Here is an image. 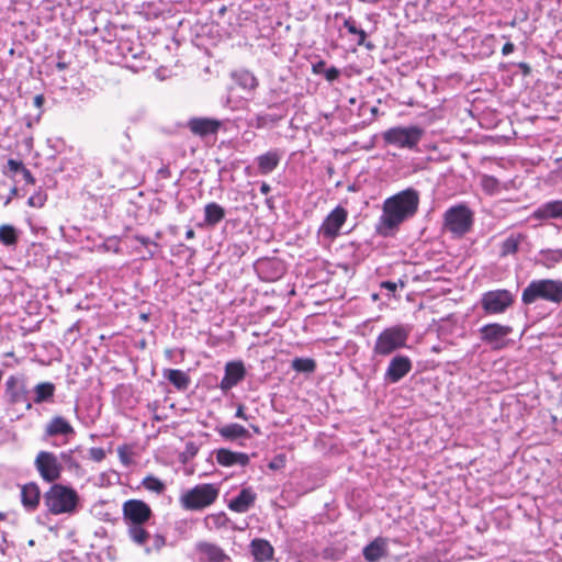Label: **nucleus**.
<instances>
[{
    "instance_id": "1",
    "label": "nucleus",
    "mask_w": 562,
    "mask_h": 562,
    "mask_svg": "<svg viewBox=\"0 0 562 562\" xmlns=\"http://www.w3.org/2000/svg\"><path fill=\"white\" fill-rule=\"evenodd\" d=\"M418 205L419 193L413 188L387 198L383 203L378 232L382 236L392 235L402 223L417 213Z\"/></svg>"
},
{
    "instance_id": "2",
    "label": "nucleus",
    "mask_w": 562,
    "mask_h": 562,
    "mask_svg": "<svg viewBox=\"0 0 562 562\" xmlns=\"http://www.w3.org/2000/svg\"><path fill=\"white\" fill-rule=\"evenodd\" d=\"M44 506L53 516L74 515L80 504L78 492L68 485L52 484L43 494Z\"/></svg>"
},
{
    "instance_id": "3",
    "label": "nucleus",
    "mask_w": 562,
    "mask_h": 562,
    "mask_svg": "<svg viewBox=\"0 0 562 562\" xmlns=\"http://www.w3.org/2000/svg\"><path fill=\"white\" fill-rule=\"evenodd\" d=\"M220 495V488L213 483H202L181 494L179 503L186 510L200 512L212 506Z\"/></svg>"
},
{
    "instance_id": "4",
    "label": "nucleus",
    "mask_w": 562,
    "mask_h": 562,
    "mask_svg": "<svg viewBox=\"0 0 562 562\" xmlns=\"http://www.w3.org/2000/svg\"><path fill=\"white\" fill-rule=\"evenodd\" d=\"M521 300L525 304L533 303L537 300L561 303L562 281L552 279L533 280L524 290Z\"/></svg>"
},
{
    "instance_id": "5",
    "label": "nucleus",
    "mask_w": 562,
    "mask_h": 562,
    "mask_svg": "<svg viewBox=\"0 0 562 562\" xmlns=\"http://www.w3.org/2000/svg\"><path fill=\"white\" fill-rule=\"evenodd\" d=\"M424 135V131L418 126H396L386 130L382 137L389 145L398 148H414Z\"/></svg>"
},
{
    "instance_id": "6",
    "label": "nucleus",
    "mask_w": 562,
    "mask_h": 562,
    "mask_svg": "<svg viewBox=\"0 0 562 562\" xmlns=\"http://www.w3.org/2000/svg\"><path fill=\"white\" fill-rule=\"evenodd\" d=\"M473 224V213L465 205L452 206L445 213V228L454 236H463Z\"/></svg>"
},
{
    "instance_id": "7",
    "label": "nucleus",
    "mask_w": 562,
    "mask_h": 562,
    "mask_svg": "<svg viewBox=\"0 0 562 562\" xmlns=\"http://www.w3.org/2000/svg\"><path fill=\"white\" fill-rule=\"evenodd\" d=\"M34 467L41 479L52 484L57 483L64 471L58 457L54 452L46 450H42L36 454Z\"/></svg>"
},
{
    "instance_id": "8",
    "label": "nucleus",
    "mask_w": 562,
    "mask_h": 562,
    "mask_svg": "<svg viewBox=\"0 0 562 562\" xmlns=\"http://www.w3.org/2000/svg\"><path fill=\"white\" fill-rule=\"evenodd\" d=\"M409 329L404 326H393L383 330L376 341L375 351H393L406 348Z\"/></svg>"
},
{
    "instance_id": "9",
    "label": "nucleus",
    "mask_w": 562,
    "mask_h": 562,
    "mask_svg": "<svg viewBox=\"0 0 562 562\" xmlns=\"http://www.w3.org/2000/svg\"><path fill=\"white\" fill-rule=\"evenodd\" d=\"M123 520L125 524L146 525L153 517L150 506L142 499H127L122 505Z\"/></svg>"
},
{
    "instance_id": "10",
    "label": "nucleus",
    "mask_w": 562,
    "mask_h": 562,
    "mask_svg": "<svg viewBox=\"0 0 562 562\" xmlns=\"http://www.w3.org/2000/svg\"><path fill=\"white\" fill-rule=\"evenodd\" d=\"M514 302V295L508 290L486 292L482 297V307L487 314L505 312Z\"/></svg>"
},
{
    "instance_id": "11",
    "label": "nucleus",
    "mask_w": 562,
    "mask_h": 562,
    "mask_svg": "<svg viewBox=\"0 0 562 562\" xmlns=\"http://www.w3.org/2000/svg\"><path fill=\"white\" fill-rule=\"evenodd\" d=\"M348 212L342 206L335 207L322 223L318 234L327 239H334L339 235L341 226L346 223Z\"/></svg>"
},
{
    "instance_id": "12",
    "label": "nucleus",
    "mask_w": 562,
    "mask_h": 562,
    "mask_svg": "<svg viewBox=\"0 0 562 562\" xmlns=\"http://www.w3.org/2000/svg\"><path fill=\"white\" fill-rule=\"evenodd\" d=\"M510 331V327L499 324H490L482 327L481 329L482 339L490 344L494 349H502L507 347L506 340Z\"/></svg>"
},
{
    "instance_id": "13",
    "label": "nucleus",
    "mask_w": 562,
    "mask_h": 562,
    "mask_svg": "<svg viewBox=\"0 0 562 562\" xmlns=\"http://www.w3.org/2000/svg\"><path fill=\"white\" fill-rule=\"evenodd\" d=\"M200 562H228L231 558L216 543L200 541L195 544Z\"/></svg>"
},
{
    "instance_id": "14",
    "label": "nucleus",
    "mask_w": 562,
    "mask_h": 562,
    "mask_svg": "<svg viewBox=\"0 0 562 562\" xmlns=\"http://www.w3.org/2000/svg\"><path fill=\"white\" fill-rule=\"evenodd\" d=\"M246 375V369L241 361H232L225 366V374L221 380L220 387L228 391L236 386Z\"/></svg>"
},
{
    "instance_id": "15",
    "label": "nucleus",
    "mask_w": 562,
    "mask_h": 562,
    "mask_svg": "<svg viewBox=\"0 0 562 562\" xmlns=\"http://www.w3.org/2000/svg\"><path fill=\"white\" fill-rule=\"evenodd\" d=\"M41 488L36 482L21 485V503L29 512H35L41 503Z\"/></svg>"
},
{
    "instance_id": "16",
    "label": "nucleus",
    "mask_w": 562,
    "mask_h": 562,
    "mask_svg": "<svg viewBox=\"0 0 562 562\" xmlns=\"http://www.w3.org/2000/svg\"><path fill=\"white\" fill-rule=\"evenodd\" d=\"M216 462L222 467L240 465L246 467L249 464L250 458L245 452H235L226 448H221L215 452Z\"/></svg>"
},
{
    "instance_id": "17",
    "label": "nucleus",
    "mask_w": 562,
    "mask_h": 562,
    "mask_svg": "<svg viewBox=\"0 0 562 562\" xmlns=\"http://www.w3.org/2000/svg\"><path fill=\"white\" fill-rule=\"evenodd\" d=\"M412 369V362L407 357L397 356L392 359L387 370H386V379L392 382H398L402 378H404Z\"/></svg>"
},
{
    "instance_id": "18",
    "label": "nucleus",
    "mask_w": 562,
    "mask_h": 562,
    "mask_svg": "<svg viewBox=\"0 0 562 562\" xmlns=\"http://www.w3.org/2000/svg\"><path fill=\"white\" fill-rule=\"evenodd\" d=\"M363 558L367 562H378L387 554V539L376 537L362 550Z\"/></svg>"
},
{
    "instance_id": "19",
    "label": "nucleus",
    "mask_w": 562,
    "mask_h": 562,
    "mask_svg": "<svg viewBox=\"0 0 562 562\" xmlns=\"http://www.w3.org/2000/svg\"><path fill=\"white\" fill-rule=\"evenodd\" d=\"M188 125L193 134L199 136H206L215 134L221 126V122L214 119L196 117L190 120Z\"/></svg>"
},
{
    "instance_id": "20",
    "label": "nucleus",
    "mask_w": 562,
    "mask_h": 562,
    "mask_svg": "<svg viewBox=\"0 0 562 562\" xmlns=\"http://www.w3.org/2000/svg\"><path fill=\"white\" fill-rule=\"evenodd\" d=\"M256 493L250 488H243L239 494L229 501L228 508L235 513H246L255 504Z\"/></svg>"
},
{
    "instance_id": "21",
    "label": "nucleus",
    "mask_w": 562,
    "mask_h": 562,
    "mask_svg": "<svg viewBox=\"0 0 562 562\" xmlns=\"http://www.w3.org/2000/svg\"><path fill=\"white\" fill-rule=\"evenodd\" d=\"M250 549L256 562H269L273 559L274 549L266 539H254Z\"/></svg>"
},
{
    "instance_id": "22",
    "label": "nucleus",
    "mask_w": 562,
    "mask_h": 562,
    "mask_svg": "<svg viewBox=\"0 0 562 562\" xmlns=\"http://www.w3.org/2000/svg\"><path fill=\"white\" fill-rule=\"evenodd\" d=\"M282 153L279 150H270L257 157L258 169L262 175L272 172L279 165Z\"/></svg>"
},
{
    "instance_id": "23",
    "label": "nucleus",
    "mask_w": 562,
    "mask_h": 562,
    "mask_svg": "<svg viewBox=\"0 0 562 562\" xmlns=\"http://www.w3.org/2000/svg\"><path fill=\"white\" fill-rule=\"evenodd\" d=\"M45 432L47 436L53 437L58 435H72L75 434V430L66 418L61 416H55L47 424Z\"/></svg>"
},
{
    "instance_id": "24",
    "label": "nucleus",
    "mask_w": 562,
    "mask_h": 562,
    "mask_svg": "<svg viewBox=\"0 0 562 562\" xmlns=\"http://www.w3.org/2000/svg\"><path fill=\"white\" fill-rule=\"evenodd\" d=\"M532 217L538 220L562 218V200L551 201L537 209Z\"/></svg>"
},
{
    "instance_id": "25",
    "label": "nucleus",
    "mask_w": 562,
    "mask_h": 562,
    "mask_svg": "<svg viewBox=\"0 0 562 562\" xmlns=\"http://www.w3.org/2000/svg\"><path fill=\"white\" fill-rule=\"evenodd\" d=\"M162 375L179 391L187 390L191 382L187 372L177 369H165Z\"/></svg>"
},
{
    "instance_id": "26",
    "label": "nucleus",
    "mask_w": 562,
    "mask_h": 562,
    "mask_svg": "<svg viewBox=\"0 0 562 562\" xmlns=\"http://www.w3.org/2000/svg\"><path fill=\"white\" fill-rule=\"evenodd\" d=\"M217 432L222 438L229 441L250 437L249 431L244 426L235 423L217 428Z\"/></svg>"
},
{
    "instance_id": "27",
    "label": "nucleus",
    "mask_w": 562,
    "mask_h": 562,
    "mask_svg": "<svg viewBox=\"0 0 562 562\" xmlns=\"http://www.w3.org/2000/svg\"><path fill=\"white\" fill-rule=\"evenodd\" d=\"M125 525L127 526V535L133 542L138 546H145L149 541L150 535L145 529V525Z\"/></svg>"
},
{
    "instance_id": "28",
    "label": "nucleus",
    "mask_w": 562,
    "mask_h": 562,
    "mask_svg": "<svg viewBox=\"0 0 562 562\" xmlns=\"http://www.w3.org/2000/svg\"><path fill=\"white\" fill-rule=\"evenodd\" d=\"M204 221L207 225L214 226L225 216V210L217 203H209L204 207Z\"/></svg>"
},
{
    "instance_id": "29",
    "label": "nucleus",
    "mask_w": 562,
    "mask_h": 562,
    "mask_svg": "<svg viewBox=\"0 0 562 562\" xmlns=\"http://www.w3.org/2000/svg\"><path fill=\"white\" fill-rule=\"evenodd\" d=\"M54 392H55V386L53 383H50V382L40 383L34 389V393H35L34 402L40 404L45 401H48L49 398H52L54 396Z\"/></svg>"
},
{
    "instance_id": "30",
    "label": "nucleus",
    "mask_w": 562,
    "mask_h": 562,
    "mask_svg": "<svg viewBox=\"0 0 562 562\" xmlns=\"http://www.w3.org/2000/svg\"><path fill=\"white\" fill-rule=\"evenodd\" d=\"M142 486L145 490L153 492L157 495H161L166 491V484L160 479H158L151 474H149L143 479Z\"/></svg>"
},
{
    "instance_id": "31",
    "label": "nucleus",
    "mask_w": 562,
    "mask_h": 562,
    "mask_svg": "<svg viewBox=\"0 0 562 562\" xmlns=\"http://www.w3.org/2000/svg\"><path fill=\"white\" fill-rule=\"evenodd\" d=\"M292 368L296 372L313 373L316 369V361L312 358H295L292 361Z\"/></svg>"
},
{
    "instance_id": "32",
    "label": "nucleus",
    "mask_w": 562,
    "mask_h": 562,
    "mask_svg": "<svg viewBox=\"0 0 562 562\" xmlns=\"http://www.w3.org/2000/svg\"><path fill=\"white\" fill-rule=\"evenodd\" d=\"M236 80L237 83L246 90H255L258 86L257 78L247 70L236 74Z\"/></svg>"
},
{
    "instance_id": "33",
    "label": "nucleus",
    "mask_w": 562,
    "mask_h": 562,
    "mask_svg": "<svg viewBox=\"0 0 562 562\" xmlns=\"http://www.w3.org/2000/svg\"><path fill=\"white\" fill-rule=\"evenodd\" d=\"M18 240L16 229L11 225L0 226V241L7 246L14 245Z\"/></svg>"
},
{
    "instance_id": "34",
    "label": "nucleus",
    "mask_w": 562,
    "mask_h": 562,
    "mask_svg": "<svg viewBox=\"0 0 562 562\" xmlns=\"http://www.w3.org/2000/svg\"><path fill=\"white\" fill-rule=\"evenodd\" d=\"M520 244V236L512 235L507 237L501 246V255L508 256L513 255L518 250Z\"/></svg>"
},
{
    "instance_id": "35",
    "label": "nucleus",
    "mask_w": 562,
    "mask_h": 562,
    "mask_svg": "<svg viewBox=\"0 0 562 562\" xmlns=\"http://www.w3.org/2000/svg\"><path fill=\"white\" fill-rule=\"evenodd\" d=\"M117 454L120 458V461L124 465H131L133 463V450L132 447L127 445L120 446L117 448Z\"/></svg>"
},
{
    "instance_id": "36",
    "label": "nucleus",
    "mask_w": 562,
    "mask_h": 562,
    "mask_svg": "<svg viewBox=\"0 0 562 562\" xmlns=\"http://www.w3.org/2000/svg\"><path fill=\"white\" fill-rule=\"evenodd\" d=\"M207 519H210L212 521L213 526L218 529L226 528L229 522V518L223 512L217 513V514H212L207 517Z\"/></svg>"
},
{
    "instance_id": "37",
    "label": "nucleus",
    "mask_w": 562,
    "mask_h": 562,
    "mask_svg": "<svg viewBox=\"0 0 562 562\" xmlns=\"http://www.w3.org/2000/svg\"><path fill=\"white\" fill-rule=\"evenodd\" d=\"M481 186L487 193H493L497 189L498 182L491 176H483L481 178Z\"/></svg>"
},
{
    "instance_id": "38",
    "label": "nucleus",
    "mask_w": 562,
    "mask_h": 562,
    "mask_svg": "<svg viewBox=\"0 0 562 562\" xmlns=\"http://www.w3.org/2000/svg\"><path fill=\"white\" fill-rule=\"evenodd\" d=\"M345 27L348 30L349 33L359 36L358 44H360V45L363 44L364 38H366V32L363 30L357 29V26H356L353 21L346 20L345 21Z\"/></svg>"
},
{
    "instance_id": "39",
    "label": "nucleus",
    "mask_w": 562,
    "mask_h": 562,
    "mask_svg": "<svg viewBox=\"0 0 562 562\" xmlns=\"http://www.w3.org/2000/svg\"><path fill=\"white\" fill-rule=\"evenodd\" d=\"M90 459L95 462H101L105 458V451L103 448L93 447L89 450Z\"/></svg>"
},
{
    "instance_id": "40",
    "label": "nucleus",
    "mask_w": 562,
    "mask_h": 562,
    "mask_svg": "<svg viewBox=\"0 0 562 562\" xmlns=\"http://www.w3.org/2000/svg\"><path fill=\"white\" fill-rule=\"evenodd\" d=\"M286 457L285 454H277L273 460L269 463V468L271 470H278L285 465Z\"/></svg>"
},
{
    "instance_id": "41",
    "label": "nucleus",
    "mask_w": 562,
    "mask_h": 562,
    "mask_svg": "<svg viewBox=\"0 0 562 562\" xmlns=\"http://www.w3.org/2000/svg\"><path fill=\"white\" fill-rule=\"evenodd\" d=\"M544 256L547 260L559 262L562 260V250L547 251Z\"/></svg>"
},
{
    "instance_id": "42",
    "label": "nucleus",
    "mask_w": 562,
    "mask_h": 562,
    "mask_svg": "<svg viewBox=\"0 0 562 562\" xmlns=\"http://www.w3.org/2000/svg\"><path fill=\"white\" fill-rule=\"evenodd\" d=\"M44 201H45V199L43 195H41V194L33 195L29 199V205L41 207L44 204Z\"/></svg>"
},
{
    "instance_id": "43",
    "label": "nucleus",
    "mask_w": 562,
    "mask_h": 562,
    "mask_svg": "<svg viewBox=\"0 0 562 562\" xmlns=\"http://www.w3.org/2000/svg\"><path fill=\"white\" fill-rule=\"evenodd\" d=\"M8 167H9V170L12 172L22 171V168H24L21 161H18L14 159H10L8 161Z\"/></svg>"
},
{
    "instance_id": "44",
    "label": "nucleus",
    "mask_w": 562,
    "mask_h": 562,
    "mask_svg": "<svg viewBox=\"0 0 562 562\" xmlns=\"http://www.w3.org/2000/svg\"><path fill=\"white\" fill-rule=\"evenodd\" d=\"M325 76H326V79L329 80V81L335 80L339 76V70L337 68H335V67H331V68L326 70Z\"/></svg>"
},
{
    "instance_id": "45",
    "label": "nucleus",
    "mask_w": 562,
    "mask_h": 562,
    "mask_svg": "<svg viewBox=\"0 0 562 562\" xmlns=\"http://www.w3.org/2000/svg\"><path fill=\"white\" fill-rule=\"evenodd\" d=\"M18 190L15 187H10L9 188V195H7L5 198H3V204L4 205H8L11 201V199L16 194ZM0 199H2V195L0 194Z\"/></svg>"
},
{
    "instance_id": "46",
    "label": "nucleus",
    "mask_w": 562,
    "mask_h": 562,
    "mask_svg": "<svg viewBox=\"0 0 562 562\" xmlns=\"http://www.w3.org/2000/svg\"><path fill=\"white\" fill-rule=\"evenodd\" d=\"M235 417L237 418H241L244 420H247L248 419V416L246 415L245 413V406L243 404H239L237 406V409H236V413H235Z\"/></svg>"
},
{
    "instance_id": "47",
    "label": "nucleus",
    "mask_w": 562,
    "mask_h": 562,
    "mask_svg": "<svg viewBox=\"0 0 562 562\" xmlns=\"http://www.w3.org/2000/svg\"><path fill=\"white\" fill-rule=\"evenodd\" d=\"M22 173H23V178L26 182H29V183L34 182V178H33L32 173L30 172V170H27L26 168H22Z\"/></svg>"
},
{
    "instance_id": "48",
    "label": "nucleus",
    "mask_w": 562,
    "mask_h": 562,
    "mask_svg": "<svg viewBox=\"0 0 562 562\" xmlns=\"http://www.w3.org/2000/svg\"><path fill=\"white\" fill-rule=\"evenodd\" d=\"M381 286L386 289V290H389V291H391V292H394L396 290V288H397L396 283L391 282V281L382 282Z\"/></svg>"
},
{
    "instance_id": "49",
    "label": "nucleus",
    "mask_w": 562,
    "mask_h": 562,
    "mask_svg": "<svg viewBox=\"0 0 562 562\" xmlns=\"http://www.w3.org/2000/svg\"><path fill=\"white\" fill-rule=\"evenodd\" d=\"M514 48H515V46L513 43H506L503 46L502 53H503V55H509L510 53L514 52Z\"/></svg>"
},
{
    "instance_id": "50",
    "label": "nucleus",
    "mask_w": 562,
    "mask_h": 562,
    "mask_svg": "<svg viewBox=\"0 0 562 562\" xmlns=\"http://www.w3.org/2000/svg\"><path fill=\"white\" fill-rule=\"evenodd\" d=\"M18 384V379L13 375H11L7 382H5V385H7V389L8 390H11L13 389L15 385Z\"/></svg>"
},
{
    "instance_id": "51",
    "label": "nucleus",
    "mask_w": 562,
    "mask_h": 562,
    "mask_svg": "<svg viewBox=\"0 0 562 562\" xmlns=\"http://www.w3.org/2000/svg\"><path fill=\"white\" fill-rule=\"evenodd\" d=\"M43 103H44V97L42 94L35 95V98H34L35 106L41 108L43 105Z\"/></svg>"
},
{
    "instance_id": "52",
    "label": "nucleus",
    "mask_w": 562,
    "mask_h": 562,
    "mask_svg": "<svg viewBox=\"0 0 562 562\" xmlns=\"http://www.w3.org/2000/svg\"><path fill=\"white\" fill-rule=\"evenodd\" d=\"M260 191L263 194H268L270 192V186L268 183H262L260 187Z\"/></svg>"
},
{
    "instance_id": "53",
    "label": "nucleus",
    "mask_w": 562,
    "mask_h": 562,
    "mask_svg": "<svg viewBox=\"0 0 562 562\" xmlns=\"http://www.w3.org/2000/svg\"><path fill=\"white\" fill-rule=\"evenodd\" d=\"M56 67H57V69H59V70H64V69H66V68H67V64H66V63H64V61H59V63H57Z\"/></svg>"
},
{
    "instance_id": "54",
    "label": "nucleus",
    "mask_w": 562,
    "mask_h": 562,
    "mask_svg": "<svg viewBox=\"0 0 562 562\" xmlns=\"http://www.w3.org/2000/svg\"><path fill=\"white\" fill-rule=\"evenodd\" d=\"M186 237L187 239H191L194 237V231L193 229H188L187 233H186Z\"/></svg>"
},
{
    "instance_id": "55",
    "label": "nucleus",
    "mask_w": 562,
    "mask_h": 562,
    "mask_svg": "<svg viewBox=\"0 0 562 562\" xmlns=\"http://www.w3.org/2000/svg\"><path fill=\"white\" fill-rule=\"evenodd\" d=\"M60 458L64 460V461H68L70 460V452H63L60 454Z\"/></svg>"
},
{
    "instance_id": "56",
    "label": "nucleus",
    "mask_w": 562,
    "mask_h": 562,
    "mask_svg": "<svg viewBox=\"0 0 562 562\" xmlns=\"http://www.w3.org/2000/svg\"><path fill=\"white\" fill-rule=\"evenodd\" d=\"M252 430L255 434L259 435L260 434V428L258 426H251Z\"/></svg>"
},
{
    "instance_id": "57",
    "label": "nucleus",
    "mask_w": 562,
    "mask_h": 562,
    "mask_svg": "<svg viewBox=\"0 0 562 562\" xmlns=\"http://www.w3.org/2000/svg\"><path fill=\"white\" fill-rule=\"evenodd\" d=\"M5 518V514L4 513H0V520H3Z\"/></svg>"
}]
</instances>
